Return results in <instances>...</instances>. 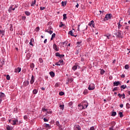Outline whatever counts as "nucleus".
<instances>
[{
	"label": "nucleus",
	"mask_w": 130,
	"mask_h": 130,
	"mask_svg": "<svg viewBox=\"0 0 130 130\" xmlns=\"http://www.w3.org/2000/svg\"><path fill=\"white\" fill-rule=\"evenodd\" d=\"M45 126L46 127H49V124H46Z\"/></svg>",
	"instance_id": "338daca9"
},
{
	"label": "nucleus",
	"mask_w": 130,
	"mask_h": 130,
	"mask_svg": "<svg viewBox=\"0 0 130 130\" xmlns=\"http://www.w3.org/2000/svg\"><path fill=\"white\" fill-rule=\"evenodd\" d=\"M88 25H89V26H90V27H93V28H94V27H95V25L94 24V21H93V20L89 22Z\"/></svg>",
	"instance_id": "39448f33"
},
{
	"label": "nucleus",
	"mask_w": 130,
	"mask_h": 130,
	"mask_svg": "<svg viewBox=\"0 0 130 130\" xmlns=\"http://www.w3.org/2000/svg\"><path fill=\"white\" fill-rule=\"evenodd\" d=\"M39 30H40V28L39 27V26L37 27L36 31H39Z\"/></svg>",
	"instance_id": "8fccbe9b"
},
{
	"label": "nucleus",
	"mask_w": 130,
	"mask_h": 130,
	"mask_svg": "<svg viewBox=\"0 0 130 130\" xmlns=\"http://www.w3.org/2000/svg\"><path fill=\"white\" fill-rule=\"evenodd\" d=\"M35 4H36V0H34V1L32 2V4H31V6L34 7V5H35Z\"/></svg>",
	"instance_id": "cd10ccee"
},
{
	"label": "nucleus",
	"mask_w": 130,
	"mask_h": 130,
	"mask_svg": "<svg viewBox=\"0 0 130 130\" xmlns=\"http://www.w3.org/2000/svg\"><path fill=\"white\" fill-rule=\"evenodd\" d=\"M39 60L41 63H42V62H43V59H42V58H40Z\"/></svg>",
	"instance_id": "c9c22d12"
},
{
	"label": "nucleus",
	"mask_w": 130,
	"mask_h": 130,
	"mask_svg": "<svg viewBox=\"0 0 130 130\" xmlns=\"http://www.w3.org/2000/svg\"><path fill=\"white\" fill-rule=\"evenodd\" d=\"M74 130H81V126L79 125H76L74 127Z\"/></svg>",
	"instance_id": "423d86ee"
},
{
	"label": "nucleus",
	"mask_w": 130,
	"mask_h": 130,
	"mask_svg": "<svg viewBox=\"0 0 130 130\" xmlns=\"http://www.w3.org/2000/svg\"><path fill=\"white\" fill-rule=\"evenodd\" d=\"M59 107L60 108V109H62V110H63V108H64V105H60Z\"/></svg>",
	"instance_id": "473e14b6"
},
{
	"label": "nucleus",
	"mask_w": 130,
	"mask_h": 130,
	"mask_svg": "<svg viewBox=\"0 0 130 130\" xmlns=\"http://www.w3.org/2000/svg\"><path fill=\"white\" fill-rule=\"evenodd\" d=\"M38 91L37 90V89H35L32 91V93L33 94H37Z\"/></svg>",
	"instance_id": "aec40b11"
},
{
	"label": "nucleus",
	"mask_w": 130,
	"mask_h": 130,
	"mask_svg": "<svg viewBox=\"0 0 130 130\" xmlns=\"http://www.w3.org/2000/svg\"><path fill=\"white\" fill-rule=\"evenodd\" d=\"M95 128L94 127V126H92L90 128V130H94Z\"/></svg>",
	"instance_id": "6e6d98bb"
},
{
	"label": "nucleus",
	"mask_w": 130,
	"mask_h": 130,
	"mask_svg": "<svg viewBox=\"0 0 130 130\" xmlns=\"http://www.w3.org/2000/svg\"><path fill=\"white\" fill-rule=\"evenodd\" d=\"M114 35L116 36V37H119L120 38H122V34L121 33V31L119 30L115 31L114 32Z\"/></svg>",
	"instance_id": "f257e3e1"
},
{
	"label": "nucleus",
	"mask_w": 130,
	"mask_h": 130,
	"mask_svg": "<svg viewBox=\"0 0 130 130\" xmlns=\"http://www.w3.org/2000/svg\"><path fill=\"white\" fill-rule=\"evenodd\" d=\"M122 96V99H124V98H125V94H124V93H123Z\"/></svg>",
	"instance_id": "4d7b16f0"
},
{
	"label": "nucleus",
	"mask_w": 130,
	"mask_h": 130,
	"mask_svg": "<svg viewBox=\"0 0 130 130\" xmlns=\"http://www.w3.org/2000/svg\"><path fill=\"white\" fill-rule=\"evenodd\" d=\"M53 48L56 51H58V49H57V46H56V44H53Z\"/></svg>",
	"instance_id": "f8f14e48"
},
{
	"label": "nucleus",
	"mask_w": 130,
	"mask_h": 130,
	"mask_svg": "<svg viewBox=\"0 0 130 130\" xmlns=\"http://www.w3.org/2000/svg\"><path fill=\"white\" fill-rule=\"evenodd\" d=\"M4 97H5V93H3V92H1L0 93V99H3V98H4Z\"/></svg>",
	"instance_id": "2eb2a0df"
},
{
	"label": "nucleus",
	"mask_w": 130,
	"mask_h": 130,
	"mask_svg": "<svg viewBox=\"0 0 130 130\" xmlns=\"http://www.w3.org/2000/svg\"><path fill=\"white\" fill-rule=\"evenodd\" d=\"M104 73H105V71H104V70H101V75H103V74H104Z\"/></svg>",
	"instance_id": "09e8293b"
},
{
	"label": "nucleus",
	"mask_w": 130,
	"mask_h": 130,
	"mask_svg": "<svg viewBox=\"0 0 130 130\" xmlns=\"http://www.w3.org/2000/svg\"><path fill=\"white\" fill-rule=\"evenodd\" d=\"M63 20H67V18H68L67 17V14H63Z\"/></svg>",
	"instance_id": "6ab92c4d"
},
{
	"label": "nucleus",
	"mask_w": 130,
	"mask_h": 130,
	"mask_svg": "<svg viewBox=\"0 0 130 130\" xmlns=\"http://www.w3.org/2000/svg\"><path fill=\"white\" fill-rule=\"evenodd\" d=\"M118 96L119 97V98H121V97H122V95L120 94V93L118 94Z\"/></svg>",
	"instance_id": "bf43d9fd"
},
{
	"label": "nucleus",
	"mask_w": 130,
	"mask_h": 130,
	"mask_svg": "<svg viewBox=\"0 0 130 130\" xmlns=\"http://www.w3.org/2000/svg\"><path fill=\"white\" fill-rule=\"evenodd\" d=\"M69 106H73V102H71L69 103Z\"/></svg>",
	"instance_id": "49530a36"
},
{
	"label": "nucleus",
	"mask_w": 130,
	"mask_h": 130,
	"mask_svg": "<svg viewBox=\"0 0 130 130\" xmlns=\"http://www.w3.org/2000/svg\"><path fill=\"white\" fill-rule=\"evenodd\" d=\"M53 38H55V33H53L52 35V37L51 38V40H53Z\"/></svg>",
	"instance_id": "a211bd4d"
},
{
	"label": "nucleus",
	"mask_w": 130,
	"mask_h": 130,
	"mask_svg": "<svg viewBox=\"0 0 130 130\" xmlns=\"http://www.w3.org/2000/svg\"><path fill=\"white\" fill-rule=\"evenodd\" d=\"M47 113H48L49 114H51V113H52V111H48Z\"/></svg>",
	"instance_id": "e2e57ef3"
},
{
	"label": "nucleus",
	"mask_w": 130,
	"mask_h": 130,
	"mask_svg": "<svg viewBox=\"0 0 130 130\" xmlns=\"http://www.w3.org/2000/svg\"><path fill=\"white\" fill-rule=\"evenodd\" d=\"M59 95H60V96H62L64 95V92H63V91H61L59 93Z\"/></svg>",
	"instance_id": "bb28decb"
},
{
	"label": "nucleus",
	"mask_w": 130,
	"mask_h": 130,
	"mask_svg": "<svg viewBox=\"0 0 130 130\" xmlns=\"http://www.w3.org/2000/svg\"><path fill=\"white\" fill-rule=\"evenodd\" d=\"M60 63L59 62H57L55 63V66H60Z\"/></svg>",
	"instance_id": "864d4df0"
},
{
	"label": "nucleus",
	"mask_w": 130,
	"mask_h": 130,
	"mask_svg": "<svg viewBox=\"0 0 130 130\" xmlns=\"http://www.w3.org/2000/svg\"><path fill=\"white\" fill-rule=\"evenodd\" d=\"M55 124H56V125H57V126H58L59 129L62 130V127H61V125H60V124H59V122L58 121H56Z\"/></svg>",
	"instance_id": "20e7f679"
},
{
	"label": "nucleus",
	"mask_w": 130,
	"mask_h": 130,
	"mask_svg": "<svg viewBox=\"0 0 130 130\" xmlns=\"http://www.w3.org/2000/svg\"><path fill=\"white\" fill-rule=\"evenodd\" d=\"M64 56V55L63 54H60V56H59V57H60V58H62V57H63Z\"/></svg>",
	"instance_id": "de8ad7c7"
},
{
	"label": "nucleus",
	"mask_w": 130,
	"mask_h": 130,
	"mask_svg": "<svg viewBox=\"0 0 130 130\" xmlns=\"http://www.w3.org/2000/svg\"><path fill=\"white\" fill-rule=\"evenodd\" d=\"M58 62L61 64L63 62V60H59Z\"/></svg>",
	"instance_id": "603ef678"
},
{
	"label": "nucleus",
	"mask_w": 130,
	"mask_h": 130,
	"mask_svg": "<svg viewBox=\"0 0 130 130\" xmlns=\"http://www.w3.org/2000/svg\"><path fill=\"white\" fill-rule=\"evenodd\" d=\"M116 90H118V87H114V89L112 90L113 92H114V91H116Z\"/></svg>",
	"instance_id": "f704fd0d"
},
{
	"label": "nucleus",
	"mask_w": 130,
	"mask_h": 130,
	"mask_svg": "<svg viewBox=\"0 0 130 130\" xmlns=\"http://www.w3.org/2000/svg\"><path fill=\"white\" fill-rule=\"evenodd\" d=\"M25 15H26V16H30V12H29L28 11H25Z\"/></svg>",
	"instance_id": "393cba45"
},
{
	"label": "nucleus",
	"mask_w": 130,
	"mask_h": 130,
	"mask_svg": "<svg viewBox=\"0 0 130 130\" xmlns=\"http://www.w3.org/2000/svg\"><path fill=\"white\" fill-rule=\"evenodd\" d=\"M34 76L32 75L31 76V80H30V84H33V83H34Z\"/></svg>",
	"instance_id": "ddd939ff"
},
{
	"label": "nucleus",
	"mask_w": 130,
	"mask_h": 130,
	"mask_svg": "<svg viewBox=\"0 0 130 130\" xmlns=\"http://www.w3.org/2000/svg\"><path fill=\"white\" fill-rule=\"evenodd\" d=\"M73 81H74V79H73V78H69L68 79V83H69V82H70V83H72V82H73Z\"/></svg>",
	"instance_id": "4be33fe9"
},
{
	"label": "nucleus",
	"mask_w": 130,
	"mask_h": 130,
	"mask_svg": "<svg viewBox=\"0 0 130 130\" xmlns=\"http://www.w3.org/2000/svg\"><path fill=\"white\" fill-rule=\"evenodd\" d=\"M121 88L122 89H125V88H126V85H121Z\"/></svg>",
	"instance_id": "72a5a7b5"
},
{
	"label": "nucleus",
	"mask_w": 130,
	"mask_h": 130,
	"mask_svg": "<svg viewBox=\"0 0 130 130\" xmlns=\"http://www.w3.org/2000/svg\"><path fill=\"white\" fill-rule=\"evenodd\" d=\"M13 30H14V29L13 28V25L10 24V31H13Z\"/></svg>",
	"instance_id": "7c9ffc66"
},
{
	"label": "nucleus",
	"mask_w": 130,
	"mask_h": 130,
	"mask_svg": "<svg viewBox=\"0 0 130 130\" xmlns=\"http://www.w3.org/2000/svg\"><path fill=\"white\" fill-rule=\"evenodd\" d=\"M129 28V26H126V27H125V29H126V30H128Z\"/></svg>",
	"instance_id": "680f3d73"
},
{
	"label": "nucleus",
	"mask_w": 130,
	"mask_h": 130,
	"mask_svg": "<svg viewBox=\"0 0 130 130\" xmlns=\"http://www.w3.org/2000/svg\"><path fill=\"white\" fill-rule=\"evenodd\" d=\"M49 74L52 78H54L55 74L53 72L51 71L49 73Z\"/></svg>",
	"instance_id": "dca6fc26"
},
{
	"label": "nucleus",
	"mask_w": 130,
	"mask_h": 130,
	"mask_svg": "<svg viewBox=\"0 0 130 130\" xmlns=\"http://www.w3.org/2000/svg\"><path fill=\"white\" fill-rule=\"evenodd\" d=\"M12 121L13 122V125H16V124H17V122H18V119H17L13 120Z\"/></svg>",
	"instance_id": "9b49d317"
},
{
	"label": "nucleus",
	"mask_w": 130,
	"mask_h": 130,
	"mask_svg": "<svg viewBox=\"0 0 130 130\" xmlns=\"http://www.w3.org/2000/svg\"><path fill=\"white\" fill-rule=\"evenodd\" d=\"M44 9H45V7H40V10H41V11H43V10H44Z\"/></svg>",
	"instance_id": "69168bd1"
},
{
	"label": "nucleus",
	"mask_w": 130,
	"mask_h": 130,
	"mask_svg": "<svg viewBox=\"0 0 130 130\" xmlns=\"http://www.w3.org/2000/svg\"><path fill=\"white\" fill-rule=\"evenodd\" d=\"M30 67L31 69H34V67H35L34 63L30 64Z\"/></svg>",
	"instance_id": "4c0bfd02"
},
{
	"label": "nucleus",
	"mask_w": 130,
	"mask_h": 130,
	"mask_svg": "<svg viewBox=\"0 0 130 130\" xmlns=\"http://www.w3.org/2000/svg\"><path fill=\"white\" fill-rule=\"evenodd\" d=\"M112 15L110 14H107L104 18V21H107V20H109V19H111Z\"/></svg>",
	"instance_id": "7ed1b4c3"
},
{
	"label": "nucleus",
	"mask_w": 130,
	"mask_h": 130,
	"mask_svg": "<svg viewBox=\"0 0 130 130\" xmlns=\"http://www.w3.org/2000/svg\"><path fill=\"white\" fill-rule=\"evenodd\" d=\"M61 5H62V7H63V6H66L67 5V2H62Z\"/></svg>",
	"instance_id": "a878e982"
},
{
	"label": "nucleus",
	"mask_w": 130,
	"mask_h": 130,
	"mask_svg": "<svg viewBox=\"0 0 130 130\" xmlns=\"http://www.w3.org/2000/svg\"><path fill=\"white\" fill-rule=\"evenodd\" d=\"M7 130H11V127L10 126H7Z\"/></svg>",
	"instance_id": "3c124183"
},
{
	"label": "nucleus",
	"mask_w": 130,
	"mask_h": 130,
	"mask_svg": "<svg viewBox=\"0 0 130 130\" xmlns=\"http://www.w3.org/2000/svg\"><path fill=\"white\" fill-rule=\"evenodd\" d=\"M105 36H106V37H107V39H110V35H109L108 36L105 35Z\"/></svg>",
	"instance_id": "a18cd8bd"
},
{
	"label": "nucleus",
	"mask_w": 130,
	"mask_h": 130,
	"mask_svg": "<svg viewBox=\"0 0 130 130\" xmlns=\"http://www.w3.org/2000/svg\"><path fill=\"white\" fill-rule=\"evenodd\" d=\"M60 54L59 52L56 53V56H58L59 57Z\"/></svg>",
	"instance_id": "c03bdc74"
},
{
	"label": "nucleus",
	"mask_w": 130,
	"mask_h": 130,
	"mask_svg": "<svg viewBox=\"0 0 130 130\" xmlns=\"http://www.w3.org/2000/svg\"><path fill=\"white\" fill-rule=\"evenodd\" d=\"M6 79L8 80V81L10 80V79H11V77H10V75H7L6 76Z\"/></svg>",
	"instance_id": "c85d7f7f"
},
{
	"label": "nucleus",
	"mask_w": 130,
	"mask_h": 130,
	"mask_svg": "<svg viewBox=\"0 0 130 130\" xmlns=\"http://www.w3.org/2000/svg\"><path fill=\"white\" fill-rule=\"evenodd\" d=\"M44 121H45V122H46L48 121V120H47V119L44 118Z\"/></svg>",
	"instance_id": "052dcab7"
},
{
	"label": "nucleus",
	"mask_w": 130,
	"mask_h": 130,
	"mask_svg": "<svg viewBox=\"0 0 130 130\" xmlns=\"http://www.w3.org/2000/svg\"><path fill=\"white\" fill-rule=\"evenodd\" d=\"M115 122H111V124H112V125H113V126H114V125H115Z\"/></svg>",
	"instance_id": "13d9d810"
},
{
	"label": "nucleus",
	"mask_w": 130,
	"mask_h": 130,
	"mask_svg": "<svg viewBox=\"0 0 130 130\" xmlns=\"http://www.w3.org/2000/svg\"><path fill=\"white\" fill-rule=\"evenodd\" d=\"M1 34H2L3 36H4L5 35V34L4 33L3 30H0V35Z\"/></svg>",
	"instance_id": "79ce46f5"
},
{
	"label": "nucleus",
	"mask_w": 130,
	"mask_h": 130,
	"mask_svg": "<svg viewBox=\"0 0 130 130\" xmlns=\"http://www.w3.org/2000/svg\"><path fill=\"white\" fill-rule=\"evenodd\" d=\"M20 72H21V68L20 67H18L14 70V73H20Z\"/></svg>",
	"instance_id": "0eeeda50"
},
{
	"label": "nucleus",
	"mask_w": 130,
	"mask_h": 130,
	"mask_svg": "<svg viewBox=\"0 0 130 130\" xmlns=\"http://www.w3.org/2000/svg\"><path fill=\"white\" fill-rule=\"evenodd\" d=\"M118 85H120V82L119 81H115L113 83V86H118Z\"/></svg>",
	"instance_id": "1a4fd4ad"
},
{
	"label": "nucleus",
	"mask_w": 130,
	"mask_h": 130,
	"mask_svg": "<svg viewBox=\"0 0 130 130\" xmlns=\"http://www.w3.org/2000/svg\"><path fill=\"white\" fill-rule=\"evenodd\" d=\"M126 108H127V109L129 108H130V105H129V104L127 103V104H126Z\"/></svg>",
	"instance_id": "e433bc0d"
},
{
	"label": "nucleus",
	"mask_w": 130,
	"mask_h": 130,
	"mask_svg": "<svg viewBox=\"0 0 130 130\" xmlns=\"http://www.w3.org/2000/svg\"><path fill=\"white\" fill-rule=\"evenodd\" d=\"M87 93H88V91L87 90H84L83 92L84 95H87Z\"/></svg>",
	"instance_id": "58836bf2"
},
{
	"label": "nucleus",
	"mask_w": 130,
	"mask_h": 130,
	"mask_svg": "<svg viewBox=\"0 0 130 130\" xmlns=\"http://www.w3.org/2000/svg\"><path fill=\"white\" fill-rule=\"evenodd\" d=\"M87 107H88V104L87 105H84V106L83 107V108L85 109L87 108Z\"/></svg>",
	"instance_id": "a19ab883"
},
{
	"label": "nucleus",
	"mask_w": 130,
	"mask_h": 130,
	"mask_svg": "<svg viewBox=\"0 0 130 130\" xmlns=\"http://www.w3.org/2000/svg\"><path fill=\"white\" fill-rule=\"evenodd\" d=\"M120 21L121 20H119V22L117 23V25H118V29H120V28H121V27H122V25H121L120 24Z\"/></svg>",
	"instance_id": "9d476101"
},
{
	"label": "nucleus",
	"mask_w": 130,
	"mask_h": 130,
	"mask_svg": "<svg viewBox=\"0 0 130 130\" xmlns=\"http://www.w3.org/2000/svg\"><path fill=\"white\" fill-rule=\"evenodd\" d=\"M29 44L30 45H31L32 46H33V44L32 43V40H31L30 42H29Z\"/></svg>",
	"instance_id": "0e129e2a"
},
{
	"label": "nucleus",
	"mask_w": 130,
	"mask_h": 130,
	"mask_svg": "<svg viewBox=\"0 0 130 130\" xmlns=\"http://www.w3.org/2000/svg\"><path fill=\"white\" fill-rule=\"evenodd\" d=\"M78 69V66L77 65H75L72 68V70L73 71H76V70H77Z\"/></svg>",
	"instance_id": "f3484780"
},
{
	"label": "nucleus",
	"mask_w": 130,
	"mask_h": 130,
	"mask_svg": "<svg viewBox=\"0 0 130 130\" xmlns=\"http://www.w3.org/2000/svg\"><path fill=\"white\" fill-rule=\"evenodd\" d=\"M68 34H69V35H71V36H72L73 37H76L77 36V35L75 36V35H74V33H73V30L69 31Z\"/></svg>",
	"instance_id": "6e6552de"
},
{
	"label": "nucleus",
	"mask_w": 130,
	"mask_h": 130,
	"mask_svg": "<svg viewBox=\"0 0 130 130\" xmlns=\"http://www.w3.org/2000/svg\"><path fill=\"white\" fill-rule=\"evenodd\" d=\"M119 115L120 118L123 117V115L122 114V112H120L119 113Z\"/></svg>",
	"instance_id": "5701e85b"
},
{
	"label": "nucleus",
	"mask_w": 130,
	"mask_h": 130,
	"mask_svg": "<svg viewBox=\"0 0 130 130\" xmlns=\"http://www.w3.org/2000/svg\"><path fill=\"white\" fill-rule=\"evenodd\" d=\"M125 70H128L129 69V66L128 64L125 65Z\"/></svg>",
	"instance_id": "b1692460"
},
{
	"label": "nucleus",
	"mask_w": 130,
	"mask_h": 130,
	"mask_svg": "<svg viewBox=\"0 0 130 130\" xmlns=\"http://www.w3.org/2000/svg\"><path fill=\"white\" fill-rule=\"evenodd\" d=\"M28 85H29V81H25L23 82V85L26 86H28Z\"/></svg>",
	"instance_id": "4468645a"
},
{
	"label": "nucleus",
	"mask_w": 130,
	"mask_h": 130,
	"mask_svg": "<svg viewBox=\"0 0 130 130\" xmlns=\"http://www.w3.org/2000/svg\"><path fill=\"white\" fill-rule=\"evenodd\" d=\"M48 33H49V34L51 35L52 34V33H53V31L51 30H48Z\"/></svg>",
	"instance_id": "ea45409f"
},
{
	"label": "nucleus",
	"mask_w": 130,
	"mask_h": 130,
	"mask_svg": "<svg viewBox=\"0 0 130 130\" xmlns=\"http://www.w3.org/2000/svg\"><path fill=\"white\" fill-rule=\"evenodd\" d=\"M23 118H24V119H25V120H27V119H28V116L25 115V116L23 117Z\"/></svg>",
	"instance_id": "37998d69"
},
{
	"label": "nucleus",
	"mask_w": 130,
	"mask_h": 130,
	"mask_svg": "<svg viewBox=\"0 0 130 130\" xmlns=\"http://www.w3.org/2000/svg\"><path fill=\"white\" fill-rule=\"evenodd\" d=\"M88 89L90 91H91L92 90H94V89H95V84H94V83H91L89 85Z\"/></svg>",
	"instance_id": "f03ea898"
},
{
	"label": "nucleus",
	"mask_w": 130,
	"mask_h": 130,
	"mask_svg": "<svg viewBox=\"0 0 130 130\" xmlns=\"http://www.w3.org/2000/svg\"><path fill=\"white\" fill-rule=\"evenodd\" d=\"M115 115H116V112H112L111 116H115Z\"/></svg>",
	"instance_id": "412c9836"
},
{
	"label": "nucleus",
	"mask_w": 130,
	"mask_h": 130,
	"mask_svg": "<svg viewBox=\"0 0 130 130\" xmlns=\"http://www.w3.org/2000/svg\"><path fill=\"white\" fill-rule=\"evenodd\" d=\"M22 20H26V16H23L22 17Z\"/></svg>",
	"instance_id": "774afa93"
},
{
	"label": "nucleus",
	"mask_w": 130,
	"mask_h": 130,
	"mask_svg": "<svg viewBox=\"0 0 130 130\" xmlns=\"http://www.w3.org/2000/svg\"><path fill=\"white\" fill-rule=\"evenodd\" d=\"M12 10H13V6H11L10 8H9L8 10L9 13H11V12H12Z\"/></svg>",
	"instance_id": "c756f323"
},
{
	"label": "nucleus",
	"mask_w": 130,
	"mask_h": 130,
	"mask_svg": "<svg viewBox=\"0 0 130 130\" xmlns=\"http://www.w3.org/2000/svg\"><path fill=\"white\" fill-rule=\"evenodd\" d=\"M114 126L112 125L111 127L109 128V130H113V129Z\"/></svg>",
	"instance_id": "5fc2aeb1"
},
{
	"label": "nucleus",
	"mask_w": 130,
	"mask_h": 130,
	"mask_svg": "<svg viewBox=\"0 0 130 130\" xmlns=\"http://www.w3.org/2000/svg\"><path fill=\"white\" fill-rule=\"evenodd\" d=\"M63 26H64V24H63V23H62V22H61L59 25V27L61 28Z\"/></svg>",
	"instance_id": "2f4dec72"
}]
</instances>
